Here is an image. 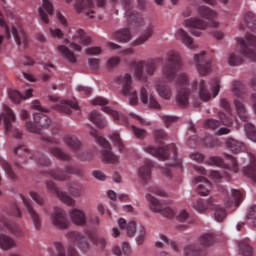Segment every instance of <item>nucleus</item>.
Listing matches in <instances>:
<instances>
[{
    "mask_svg": "<svg viewBox=\"0 0 256 256\" xmlns=\"http://www.w3.org/2000/svg\"><path fill=\"white\" fill-rule=\"evenodd\" d=\"M165 61L166 63L162 68V76L155 80L154 85L159 97L169 101L173 97V90L167 83L175 80L177 71L183 67V60L179 52L170 50L166 54Z\"/></svg>",
    "mask_w": 256,
    "mask_h": 256,
    "instance_id": "1",
    "label": "nucleus"
},
{
    "mask_svg": "<svg viewBox=\"0 0 256 256\" xmlns=\"http://www.w3.org/2000/svg\"><path fill=\"white\" fill-rule=\"evenodd\" d=\"M232 93L235 97H238L234 100V107L239 119L246 123L244 125L245 134L250 141L256 143V128L253 124L249 123L251 117L249 116V112L247 111V107H245L243 100H241L244 90L243 84L240 81H232Z\"/></svg>",
    "mask_w": 256,
    "mask_h": 256,
    "instance_id": "2",
    "label": "nucleus"
},
{
    "mask_svg": "<svg viewBox=\"0 0 256 256\" xmlns=\"http://www.w3.org/2000/svg\"><path fill=\"white\" fill-rule=\"evenodd\" d=\"M244 23L246 27L256 33V15L253 12H247L244 15ZM239 45V53L249 59L256 61V36L253 34H246L243 38H236Z\"/></svg>",
    "mask_w": 256,
    "mask_h": 256,
    "instance_id": "3",
    "label": "nucleus"
},
{
    "mask_svg": "<svg viewBox=\"0 0 256 256\" xmlns=\"http://www.w3.org/2000/svg\"><path fill=\"white\" fill-rule=\"evenodd\" d=\"M67 239L69 243L76 245L82 253H87L89 251V241L87 239H89L93 245L100 247V249H105V246L107 245L105 237L99 236L92 231H87L86 236L77 231H70L67 233Z\"/></svg>",
    "mask_w": 256,
    "mask_h": 256,
    "instance_id": "4",
    "label": "nucleus"
},
{
    "mask_svg": "<svg viewBox=\"0 0 256 256\" xmlns=\"http://www.w3.org/2000/svg\"><path fill=\"white\" fill-rule=\"evenodd\" d=\"M159 63H161V58H152L146 62L143 60L132 62L136 79L142 81V83H147L149 77H153L157 72Z\"/></svg>",
    "mask_w": 256,
    "mask_h": 256,
    "instance_id": "5",
    "label": "nucleus"
},
{
    "mask_svg": "<svg viewBox=\"0 0 256 256\" xmlns=\"http://www.w3.org/2000/svg\"><path fill=\"white\" fill-rule=\"evenodd\" d=\"M32 109H35L38 113H34L33 115L34 123L31 121L26 122V129L30 133H40L41 129H45V127L51 125V119L43 114L47 113V109L41 107L39 100H35L32 103Z\"/></svg>",
    "mask_w": 256,
    "mask_h": 256,
    "instance_id": "6",
    "label": "nucleus"
},
{
    "mask_svg": "<svg viewBox=\"0 0 256 256\" xmlns=\"http://www.w3.org/2000/svg\"><path fill=\"white\" fill-rule=\"evenodd\" d=\"M89 135L95 139V143L100 145L103 148L101 151L102 159L106 161V163H119V158L111 152V144L107 141L103 135L99 133L95 128L90 127Z\"/></svg>",
    "mask_w": 256,
    "mask_h": 256,
    "instance_id": "7",
    "label": "nucleus"
},
{
    "mask_svg": "<svg viewBox=\"0 0 256 256\" xmlns=\"http://www.w3.org/2000/svg\"><path fill=\"white\" fill-rule=\"evenodd\" d=\"M115 83L122 87V94L125 97H129L130 105H137L139 103L137 90L133 88V78L130 74H121L120 76L116 77Z\"/></svg>",
    "mask_w": 256,
    "mask_h": 256,
    "instance_id": "8",
    "label": "nucleus"
},
{
    "mask_svg": "<svg viewBox=\"0 0 256 256\" xmlns=\"http://www.w3.org/2000/svg\"><path fill=\"white\" fill-rule=\"evenodd\" d=\"M63 142L73 153H76L77 159L81 161H91L93 154L82 148L81 140L73 134H68L63 137Z\"/></svg>",
    "mask_w": 256,
    "mask_h": 256,
    "instance_id": "9",
    "label": "nucleus"
},
{
    "mask_svg": "<svg viewBox=\"0 0 256 256\" xmlns=\"http://www.w3.org/2000/svg\"><path fill=\"white\" fill-rule=\"evenodd\" d=\"M187 85H189L187 74H180L176 79V87L178 89L176 103L179 107H187V105H189V95L191 90L187 88Z\"/></svg>",
    "mask_w": 256,
    "mask_h": 256,
    "instance_id": "10",
    "label": "nucleus"
},
{
    "mask_svg": "<svg viewBox=\"0 0 256 256\" xmlns=\"http://www.w3.org/2000/svg\"><path fill=\"white\" fill-rule=\"evenodd\" d=\"M8 217H21V210L17 204H13L7 213L0 214V231H10V233H17L19 228L17 224L12 223Z\"/></svg>",
    "mask_w": 256,
    "mask_h": 256,
    "instance_id": "11",
    "label": "nucleus"
},
{
    "mask_svg": "<svg viewBox=\"0 0 256 256\" xmlns=\"http://www.w3.org/2000/svg\"><path fill=\"white\" fill-rule=\"evenodd\" d=\"M43 175L52 177V179H55L56 181H67L70 175L83 177V170L77 166L66 165L64 170L61 168H56L50 172H44Z\"/></svg>",
    "mask_w": 256,
    "mask_h": 256,
    "instance_id": "12",
    "label": "nucleus"
},
{
    "mask_svg": "<svg viewBox=\"0 0 256 256\" xmlns=\"http://www.w3.org/2000/svg\"><path fill=\"white\" fill-rule=\"evenodd\" d=\"M144 151L146 153H149V155L156 157L160 161H165L169 159L171 153L173 155V159H177V148L175 147V144H170L169 146L159 148L148 146L144 149Z\"/></svg>",
    "mask_w": 256,
    "mask_h": 256,
    "instance_id": "13",
    "label": "nucleus"
},
{
    "mask_svg": "<svg viewBox=\"0 0 256 256\" xmlns=\"http://www.w3.org/2000/svg\"><path fill=\"white\" fill-rule=\"evenodd\" d=\"M227 159H229L231 164H225L223 158L219 156H211L206 160L207 165H216V167H222V169H227L228 171H233V173H239V164L237 159L230 154H224Z\"/></svg>",
    "mask_w": 256,
    "mask_h": 256,
    "instance_id": "14",
    "label": "nucleus"
},
{
    "mask_svg": "<svg viewBox=\"0 0 256 256\" xmlns=\"http://www.w3.org/2000/svg\"><path fill=\"white\" fill-rule=\"evenodd\" d=\"M125 9V16L129 25L134 27H143V15L133 11V0H122Z\"/></svg>",
    "mask_w": 256,
    "mask_h": 256,
    "instance_id": "15",
    "label": "nucleus"
},
{
    "mask_svg": "<svg viewBox=\"0 0 256 256\" xmlns=\"http://www.w3.org/2000/svg\"><path fill=\"white\" fill-rule=\"evenodd\" d=\"M92 105H101L102 107V111H104V113H107L108 115H111L114 119V121H118V123H120V125H129V119H127V117L119 114V112L115 111V110H111V108L105 106L107 105L108 101L107 99L103 98V97H97L95 99H93L91 101Z\"/></svg>",
    "mask_w": 256,
    "mask_h": 256,
    "instance_id": "16",
    "label": "nucleus"
},
{
    "mask_svg": "<svg viewBox=\"0 0 256 256\" xmlns=\"http://www.w3.org/2000/svg\"><path fill=\"white\" fill-rule=\"evenodd\" d=\"M146 199L149 201L150 209L151 211H154V213H161L163 217H166V219H173V217H175V211L169 207L163 208L159 199L153 195L146 194Z\"/></svg>",
    "mask_w": 256,
    "mask_h": 256,
    "instance_id": "17",
    "label": "nucleus"
},
{
    "mask_svg": "<svg viewBox=\"0 0 256 256\" xmlns=\"http://www.w3.org/2000/svg\"><path fill=\"white\" fill-rule=\"evenodd\" d=\"M75 12L79 15L83 13L89 19H93L95 14V2L93 0H76L74 4Z\"/></svg>",
    "mask_w": 256,
    "mask_h": 256,
    "instance_id": "18",
    "label": "nucleus"
},
{
    "mask_svg": "<svg viewBox=\"0 0 256 256\" xmlns=\"http://www.w3.org/2000/svg\"><path fill=\"white\" fill-rule=\"evenodd\" d=\"M51 221L52 225L58 229H69L67 214L65 213V210L59 207L54 208V212L51 214Z\"/></svg>",
    "mask_w": 256,
    "mask_h": 256,
    "instance_id": "19",
    "label": "nucleus"
},
{
    "mask_svg": "<svg viewBox=\"0 0 256 256\" xmlns=\"http://www.w3.org/2000/svg\"><path fill=\"white\" fill-rule=\"evenodd\" d=\"M15 112L7 105H3V112L0 114V125H4L5 133H9L15 123Z\"/></svg>",
    "mask_w": 256,
    "mask_h": 256,
    "instance_id": "20",
    "label": "nucleus"
},
{
    "mask_svg": "<svg viewBox=\"0 0 256 256\" xmlns=\"http://www.w3.org/2000/svg\"><path fill=\"white\" fill-rule=\"evenodd\" d=\"M20 199L22 200V203L25 205L27 212L30 215V219L33 222L34 228L36 231H39V229H41V216L37 211H35L33 203L29 198L25 197L23 194H20Z\"/></svg>",
    "mask_w": 256,
    "mask_h": 256,
    "instance_id": "21",
    "label": "nucleus"
},
{
    "mask_svg": "<svg viewBox=\"0 0 256 256\" xmlns=\"http://www.w3.org/2000/svg\"><path fill=\"white\" fill-rule=\"evenodd\" d=\"M46 187L50 193H55L56 197L62 201V203H65L66 205H69L70 207L75 206V200L67 194V192L60 190L57 188L55 185V182L53 181H48L46 182Z\"/></svg>",
    "mask_w": 256,
    "mask_h": 256,
    "instance_id": "22",
    "label": "nucleus"
},
{
    "mask_svg": "<svg viewBox=\"0 0 256 256\" xmlns=\"http://www.w3.org/2000/svg\"><path fill=\"white\" fill-rule=\"evenodd\" d=\"M194 63L199 75H209L211 73V61L205 59V51L194 55Z\"/></svg>",
    "mask_w": 256,
    "mask_h": 256,
    "instance_id": "23",
    "label": "nucleus"
},
{
    "mask_svg": "<svg viewBox=\"0 0 256 256\" xmlns=\"http://www.w3.org/2000/svg\"><path fill=\"white\" fill-rule=\"evenodd\" d=\"M13 153L15 155V165L18 169H21V163H26L27 159H33V154L29 152V148L25 145H17Z\"/></svg>",
    "mask_w": 256,
    "mask_h": 256,
    "instance_id": "24",
    "label": "nucleus"
},
{
    "mask_svg": "<svg viewBox=\"0 0 256 256\" xmlns=\"http://www.w3.org/2000/svg\"><path fill=\"white\" fill-rule=\"evenodd\" d=\"M218 116L220 121L215 119H208L205 121V125L208 129H217L221 127V123L222 125H226V127H231V125H233V120L224 112H219Z\"/></svg>",
    "mask_w": 256,
    "mask_h": 256,
    "instance_id": "25",
    "label": "nucleus"
},
{
    "mask_svg": "<svg viewBox=\"0 0 256 256\" xmlns=\"http://www.w3.org/2000/svg\"><path fill=\"white\" fill-rule=\"evenodd\" d=\"M53 109L58 111V113H66V115H69V113H71V109H74V111H79V105L75 101L62 100L54 105Z\"/></svg>",
    "mask_w": 256,
    "mask_h": 256,
    "instance_id": "26",
    "label": "nucleus"
},
{
    "mask_svg": "<svg viewBox=\"0 0 256 256\" xmlns=\"http://www.w3.org/2000/svg\"><path fill=\"white\" fill-rule=\"evenodd\" d=\"M11 33L14 37V41L18 45H23V49H25L29 43V40L27 39V34H25L23 27H21V25L13 26Z\"/></svg>",
    "mask_w": 256,
    "mask_h": 256,
    "instance_id": "27",
    "label": "nucleus"
},
{
    "mask_svg": "<svg viewBox=\"0 0 256 256\" xmlns=\"http://www.w3.org/2000/svg\"><path fill=\"white\" fill-rule=\"evenodd\" d=\"M38 14L43 23H49V15H53V4L49 0H42V7L38 9Z\"/></svg>",
    "mask_w": 256,
    "mask_h": 256,
    "instance_id": "28",
    "label": "nucleus"
},
{
    "mask_svg": "<svg viewBox=\"0 0 256 256\" xmlns=\"http://www.w3.org/2000/svg\"><path fill=\"white\" fill-rule=\"evenodd\" d=\"M250 164L243 168L242 173L248 179H251L253 183H256V156L254 154H248Z\"/></svg>",
    "mask_w": 256,
    "mask_h": 256,
    "instance_id": "29",
    "label": "nucleus"
},
{
    "mask_svg": "<svg viewBox=\"0 0 256 256\" xmlns=\"http://www.w3.org/2000/svg\"><path fill=\"white\" fill-rule=\"evenodd\" d=\"M194 183H200L197 186V192L199 195H202L203 197H207L209 195V192L211 191V182L207 180V178L203 176H197L194 178Z\"/></svg>",
    "mask_w": 256,
    "mask_h": 256,
    "instance_id": "30",
    "label": "nucleus"
},
{
    "mask_svg": "<svg viewBox=\"0 0 256 256\" xmlns=\"http://www.w3.org/2000/svg\"><path fill=\"white\" fill-rule=\"evenodd\" d=\"M175 35L176 39H179V41H181L188 49H197V44H195L193 38L189 36V34L185 32V30H183L182 28L178 29Z\"/></svg>",
    "mask_w": 256,
    "mask_h": 256,
    "instance_id": "31",
    "label": "nucleus"
},
{
    "mask_svg": "<svg viewBox=\"0 0 256 256\" xmlns=\"http://www.w3.org/2000/svg\"><path fill=\"white\" fill-rule=\"evenodd\" d=\"M70 219L74 225L78 227H83L87 225V218L85 217V212L83 210H79L77 208H73L70 213Z\"/></svg>",
    "mask_w": 256,
    "mask_h": 256,
    "instance_id": "32",
    "label": "nucleus"
},
{
    "mask_svg": "<svg viewBox=\"0 0 256 256\" xmlns=\"http://www.w3.org/2000/svg\"><path fill=\"white\" fill-rule=\"evenodd\" d=\"M140 99L142 103L149 105L152 109H161V104H159L154 97L149 95V92H147L145 87L140 89Z\"/></svg>",
    "mask_w": 256,
    "mask_h": 256,
    "instance_id": "33",
    "label": "nucleus"
},
{
    "mask_svg": "<svg viewBox=\"0 0 256 256\" xmlns=\"http://www.w3.org/2000/svg\"><path fill=\"white\" fill-rule=\"evenodd\" d=\"M225 145L228 151L235 154L243 153L246 149L245 143L235 140L234 138H227Z\"/></svg>",
    "mask_w": 256,
    "mask_h": 256,
    "instance_id": "34",
    "label": "nucleus"
},
{
    "mask_svg": "<svg viewBox=\"0 0 256 256\" xmlns=\"http://www.w3.org/2000/svg\"><path fill=\"white\" fill-rule=\"evenodd\" d=\"M153 168V162L147 160L145 165L138 169V176L143 181V183H149L151 181V169Z\"/></svg>",
    "mask_w": 256,
    "mask_h": 256,
    "instance_id": "35",
    "label": "nucleus"
},
{
    "mask_svg": "<svg viewBox=\"0 0 256 256\" xmlns=\"http://www.w3.org/2000/svg\"><path fill=\"white\" fill-rule=\"evenodd\" d=\"M184 27H188L189 29H199L200 31H205L209 24L202 19L199 18H190L186 19L183 23Z\"/></svg>",
    "mask_w": 256,
    "mask_h": 256,
    "instance_id": "36",
    "label": "nucleus"
},
{
    "mask_svg": "<svg viewBox=\"0 0 256 256\" xmlns=\"http://www.w3.org/2000/svg\"><path fill=\"white\" fill-rule=\"evenodd\" d=\"M8 96L13 103H20L25 99H29V97H33V89L26 90L25 95L20 94L17 90H9Z\"/></svg>",
    "mask_w": 256,
    "mask_h": 256,
    "instance_id": "37",
    "label": "nucleus"
},
{
    "mask_svg": "<svg viewBox=\"0 0 256 256\" xmlns=\"http://www.w3.org/2000/svg\"><path fill=\"white\" fill-rule=\"evenodd\" d=\"M193 207L198 213H203V211H207V209H215V200H213V198L208 200L198 199Z\"/></svg>",
    "mask_w": 256,
    "mask_h": 256,
    "instance_id": "38",
    "label": "nucleus"
},
{
    "mask_svg": "<svg viewBox=\"0 0 256 256\" xmlns=\"http://www.w3.org/2000/svg\"><path fill=\"white\" fill-rule=\"evenodd\" d=\"M231 195L233 199L227 198L225 203L226 207H239L241 201H243V192L237 189H232Z\"/></svg>",
    "mask_w": 256,
    "mask_h": 256,
    "instance_id": "39",
    "label": "nucleus"
},
{
    "mask_svg": "<svg viewBox=\"0 0 256 256\" xmlns=\"http://www.w3.org/2000/svg\"><path fill=\"white\" fill-rule=\"evenodd\" d=\"M17 247V242L15 239L11 238L6 234H0V248L3 251H9L11 249H15Z\"/></svg>",
    "mask_w": 256,
    "mask_h": 256,
    "instance_id": "40",
    "label": "nucleus"
},
{
    "mask_svg": "<svg viewBox=\"0 0 256 256\" xmlns=\"http://www.w3.org/2000/svg\"><path fill=\"white\" fill-rule=\"evenodd\" d=\"M153 29H155V26H153V24H148L143 33L134 41V45H143V43H147L153 36Z\"/></svg>",
    "mask_w": 256,
    "mask_h": 256,
    "instance_id": "41",
    "label": "nucleus"
},
{
    "mask_svg": "<svg viewBox=\"0 0 256 256\" xmlns=\"http://www.w3.org/2000/svg\"><path fill=\"white\" fill-rule=\"evenodd\" d=\"M89 119L96 125V127H98V129H105V126L107 125V120H105V117H103L97 110L90 113Z\"/></svg>",
    "mask_w": 256,
    "mask_h": 256,
    "instance_id": "42",
    "label": "nucleus"
},
{
    "mask_svg": "<svg viewBox=\"0 0 256 256\" xmlns=\"http://www.w3.org/2000/svg\"><path fill=\"white\" fill-rule=\"evenodd\" d=\"M113 38L119 43H127L131 41V31L129 28H122L113 33Z\"/></svg>",
    "mask_w": 256,
    "mask_h": 256,
    "instance_id": "43",
    "label": "nucleus"
},
{
    "mask_svg": "<svg viewBox=\"0 0 256 256\" xmlns=\"http://www.w3.org/2000/svg\"><path fill=\"white\" fill-rule=\"evenodd\" d=\"M197 13L202 19H207V21H213L217 17V13L207 6H199Z\"/></svg>",
    "mask_w": 256,
    "mask_h": 256,
    "instance_id": "44",
    "label": "nucleus"
},
{
    "mask_svg": "<svg viewBox=\"0 0 256 256\" xmlns=\"http://www.w3.org/2000/svg\"><path fill=\"white\" fill-rule=\"evenodd\" d=\"M48 151L56 157V159H59L60 161H70L71 160V155L69 153L63 151L59 147H52L48 146Z\"/></svg>",
    "mask_w": 256,
    "mask_h": 256,
    "instance_id": "45",
    "label": "nucleus"
},
{
    "mask_svg": "<svg viewBox=\"0 0 256 256\" xmlns=\"http://www.w3.org/2000/svg\"><path fill=\"white\" fill-rule=\"evenodd\" d=\"M58 51L62 57H64L65 60L68 62L75 64L77 63V57H75V53L71 51V49L67 48V46L59 45Z\"/></svg>",
    "mask_w": 256,
    "mask_h": 256,
    "instance_id": "46",
    "label": "nucleus"
},
{
    "mask_svg": "<svg viewBox=\"0 0 256 256\" xmlns=\"http://www.w3.org/2000/svg\"><path fill=\"white\" fill-rule=\"evenodd\" d=\"M239 251L243 256H253V247H251V240L243 239L238 243Z\"/></svg>",
    "mask_w": 256,
    "mask_h": 256,
    "instance_id": "47",
    "label": "nucleus"
},
{
    "mask_svg": "<svg viewBox=\"0 0 256 256\" xmlns=\"http://www.w3.org/2000/svg\"><path fill=\"white\" fill-rule=\"evenodd\" d=\"M199 243L203 247H211V245H215V243H217V236L213 233L202 234L199 238Z\"/></svg>",
    "mask_w": 256,
    "mask_h": 256,
    "instance_id": "48",
    "label": "nucleus"
},
{
    "mask_svg": "<svg viewBox=\"0 0 256 256\" xmlns=\"http://www.w3.org/2000/svg\"><path fill=\"white\" fill-rule=\"evenodd\" d=\"M0 166L5 171L9 179H11L12 181H17V174H15V172L13 171V168L11 167L9 162H7V160L3 159L2 157H0Z\"/></svg>",
    "mask_w": 256,
    "mask_h": 256,
    "instance_id": "49",
    "label": "nucleus"
},
{
    "mask_svg": "<svg viewBox=\"0 0 256 256\" xmlns=\"http://www.w3.org/2000/svg\"><path fill=\"white\" fill-rule=\"evenodd\" d=\"M32 159H34L40 167H49L51 165V160L43 154V152L34 153Z\"/></svg>",
    "mask_w": 256,
    "mask_h": 256,
    "instance_id": "50",
    "label": "nucleus"
},
{
    "mask_svg": "<svg viewBox=\"0 0 256 256\" xmlns=\"http://www.w3.org/2000/svg\"><path fill=\"white\" fill-rule=\"evenodd\" d=\"M201 143L204 147H209L210 149H213L215 147H219L221 145V142L217 138H213V136L206 134L202 140Z\"/></svg>",
    "mask_w": 256,
    "mask_h": 256,
    "instance_id": "51",
    "label": "nucleus"
},
{
    "mask_svg": "<svg viewBox=\"0 0 256 256\" xmlns=\"http://www.w3.org/2000/svg\"><path fill=\"white\" fill-rule=\"evenodd\" d=\"M184 256H205L199 245L191 244L184 248Z\"/></svg>",
    "mask_w": 256,
    "mask_h": 256,
    "instance_id": "52",
    "label": "nucleus"
},
{
    "mask_svg": "<svg viewBox=\"0 0 256 256\" xmlns=\"http://www.w3.org/2000/svg\"><path fill=\"white\" fill-rule=\"evenodd\" d=\"M72 39H74V41H79L82 45H89V43H91V37L87 36L83 29L77 30L72 36Z\"/></svg>",
    "mask_w": 256,
    "mask_h": 256,
    "instance_id": "53",
    "label": "nucleus"
},
{
    "mask_svg": "<svg viewBox=\"0 0 256 256\" xmlns=\"http://www.w3.org/2000/svg\"><path fill=\"white\" fill-rule=\"evenodd\" d=\"M68 190L72 197H81L83 195V186L77 182L67 184Z\"/></svg>",
    "mask_w": 256,
    "mask_h": 256,
    "instance_id": "54",
    "label": "nucleus"
},
{
    "mask_svg": "<svg viewBox=\"0 0 256 256\" xmlns=\"http://www.w3.org/2000/svg\"><path fill=\"white\" fill-rule=\"evenodd\" d=\"M199 97L202 101H210L211 100V93L207 89V84L204 82V80H200L199 84Z\"/></svg>",
    "mask_w": 256,
    "mask_h": 256,
    "instance_id": "55",
    "label": "nucleus"
},
{
    "mask_svg": "<svg viewBox=\"0 0 256 256\" xmlns=\"http://www.w3.org/2000/svg\"><path fill=\"white\" fill-rule=\"evenodd\" d=\"M243 64V57L239 56V54L235 52H231L228 55V65L230 67H239V65Z\"/></svg>",
    "mask_w": 256,
    "mask_h": 256,
    "instance_id": "56",
    "label": "nucleus"
},
{
    "mask_svg": "<svg viewBox=\"0 0 256 256\" xmlns=\"http://www.w3.org/2000/svg\"><path fill=\"white\" fill-rule=\"evenodd\" d=\"M212 210H214V219L218 223H221L227 217V211L221 206H216L214 204V209Z\"/></svg>",
    "mask_w": 256,
    "mask_h": 256,
    "instance_id": "57",
    "label": "nucleus"
},
{
    "mask_svg": "<svg viewBox=\"0 0 256 256\" xmlns=\"http://www.w3.org/2000/svg\"><path fill=\"white\" fill-rule=\"evenodd\" d=\"M109 137H110L112 143H115V145H117L120 153H123V151L125 150V145H123V141L121 140V136L119 135V133L114 132V133L110 134Z\"/></svg>",
    "mask_w": 256,
    "mask_h": 256,
    "instance_id": "58",
    "label": "nucleus"
},
{
    "mask_svg": "<svg viewBox=\"0 0 256 256\" xmlns=\"http://www.w3.org/2000/svg\"><path fill=\"white\" fill-rule=\"evenodd\" d=\"M160 240L166 243V245H170L171 249L174 251V253H179V244L175 242V240H169L167 236L160 234L159 235Z\"/></svg>",
    "mask_w": 256,
    "mask_h": 256,
    "instance_id": "59",
    "label": "nucleus"
},
{
    "mask_svg": "<svg viewBox=\"0 0 256 256\" xmlns=\"http://www.w3.org/2000/svg\"><path fill=\"white\" fill-rule=\"evenodd\" d=\"M210 85L212 87L213 97H217L219 91H221V81H219V78H214L210 81Z\"/></svg>",
    "mask_w": 256,
    "mask_h": 256,
    "instance_id": "60",
    "label": "nucleus"
},
{
    "mask_svg": "<svg viewBox=\"0 0 256 256\" xmlns=\"http://www.w3.org/2000/svg\"><path fill=\"white\" fill-rule=\"evenodd\" d=\"M167 133H165V130H156L154 132V139L156 143H163V141H167Z\"/></svg>",
    "mask_w": 256,
    "mask_h": 256,
    "instance_id": "61",
    "label": "nucleus"
},
{
    "mask_svg": "<svg viewBox=\"0 0 256 256\" xmlns=\"http://www.w3.org/2000/svg\"><path fill=\"white\" fill-rule=\"evenodd\" d=\"M251 87L255 93H252L250 96L251 102H252V109L254 113L256 114V78H253L251 80Z\"/></svg>",
    "mask_w": 256,
    "mask_h": 256,
    "instance_id": "62",
    "label": "nucleus"
},
{
    "mask_svg": "<svg viewBox=\"0 0 256 256\" xmlns=\"http://www.w3.org/2000/svg\"><path fill=\"white\" fill-rule=\"evenodd\" d=\"M247 219H249L253 226L256 227V205H253L248 209Z\"/></svg>",
    "mask_w": 256,
    "mask_h": 256,
    "instance_id": "63",
    "label": "nucleus"
},
{
    "mask_svg": "<svg viewBox=\"0 0 256 256\" xmlns=\"http://www.w3.org/2000/svg\"><path fill=\"white\" fill-rule=\"evenodd\" d=\"M99 59L97 58H88V67L91 71H99Z\"/></svg>",
    "mask_w": 256,
    "mask_h": 256,
    "instance_id": "64",
    "label": "nucleus"
}]
</instances>
